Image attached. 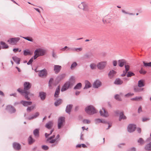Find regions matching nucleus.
I'll return each instance as SVG.
<instances>
[{
  "label": "nucleus",
  "mask_w": 151,
  "mask_h": 151,
  "mask_svg": "<svg viewBox=\"0 0 151 151\" xmlns=\"http://www.w3.org/2000/svg\"><path fill=\"white\" fill-rule=\"evenodd\" d=\"M82 87V84L81 83H79L74 87V89H80Z\"/></svg>",
  "instance_id": "nucleus-39"
},
{
  "label": "nucleus",
  "mask_w": 151,
  "mask_h": 151,
  "mask_svg": "<svg viewBox=\"0 0 151 151\" xmlns=\"http://www.w3.org/2000/svg\"><path fill=\"white\" fill-rule=\"evenodd\" d=\"M65 76V74H63L58 76L56 78V81L57 82H59L62 79H63Z\"/></svg>",
  "instance_id": "nucleus-26"
},
{
  "label": "nucleus",
  "mask_w": 151,
  "mask_h": 151,
  "mask_svg": "<svg viewBox=\"0 0 151 151\" xmlns=\"http://www.w3.org/2000/svg\"><path fill=\"white\" fill-rule=\"evenodd\" d=\"M125 71L127 72L129 70V67L128 65H125Z\"/></svg>",
  "instance_id": "nucleus-63"
},
{
  "label": "nucleus",
  "mask_w": 151,
  "mask_h": 151,
  "mask_svg": "<svg viewBox=\"0 0 151 151\" xmlns=\"http://www.w3.org/2000/svg\"><path fill=\"white\" fill-rule=\"evenodd\" d=\"M60 137V135L59 134H58L57 136H56L55 138V139H56V141L58 142V144L59 143V142L60 140V139L59 138Z\"/></svg>",
  "instance_id": "nucleus-55"
},
{
  "label": "nucleus",
  "mask_w": 151,
  "mask_h": 151,
  "mask_svg": "<svg viewBox=\"0 0 151 151\" xmlns=\"http://www.w3.org/2000/svg\"><path fill=\"white\" fill-rule=\"evenodd\" d=\"M20 103L22 104L24 106H27L31 105L32 102L31 101H27L22 100L20 101Z\"/></svg>",
  "instance_id": "nucleus-18"
},
{
  "label": "nucleus",
  "mask_w": 151,
  "mask_h": 151,
  "mask_svg": "<svg viewBox=\"0 0 151 151\" xmlns=\"http://www.w3.org/2000/svg\"><path fill=\"white\" fill-rule=\"evenodd\" d=\"M52 57L55 58H57L56 53L55 52L54 50H53L52 51Z\"/></svg>",
  "instance_id": "nucleus-54"
},
{
  "label": "nucleus",
  "mask_w": 151,
  "mask_h": 151,
  "mask_svg": "<svg viewBox=\"0 0 151 151\" xmlns=\"http://www.w3.org/2000/svg\"><path fill=\"white\" fill-rule=\"evenodd\" d=\"M42 148L45 150H47L48 149L49 147L47 145H44L42 146Z\"/></svg>",
  "instance_id": "nucleus-58"
},
{
  "label": "nucleus",
  "mask_w": 151,
  "mask_h": 151,
  "mask_svg": "<svg viewBox=\"0 0 151 151\" xmlns=\"http://www.w3.org/2000/svg\"><path fill=\"white\" fill-rule=\"evenodd\" d=\"M101 85V83L99 80H96L93 83V87L94 88H98Z\"/></svg>",
  "instance_id": "nucleus-14"
},
{
  "label": "nucleus",
  "mask_w": 151,
  "mask_h": 151,
  "mask_svg": "<svg viewBox=\"0 0 151 151\" xmlns=\"http://www.w3.org/2000/svg\"><path fill=\"white\" fill-rule=\"evenodd\" d=\"M127 118L124 115L123 112H121L120 113L119 120L121 121L122 119H125Z\"/></svg>",
  "instance_id": "nucleus-30"
},
{
  "label": "nucleus",
  "mask_w": 151,
  "mask_h": 151,
  "mask_svg": "<svg viewBox=\"0 0 151 151\" xmlns=\"http://www.w3.org/2000/svg\"><path fill=\"white\" fill-rule=\"evenodd\" d=\"M91 54L86 53L84 55V57L85 59H89L91 58Z\"/></svg>",
  "instance_id": "nucleus-43"
},
{
  "label": "nucleus",
  "mask_w": 151,
  "mask_h": 151,
  "mask_svg": "<svg viewBox=\"0 0 151 151\" xmlns=\"http://www.w3.org/2000/svg\"><path fill=\"white\" fill-rule=\"evenodd\" d=\"M99 112L101 116L105 117H106L108 116V113L106 111L105 109L103 108L102 110H100Z\"/></svg>",
  "instance_id": "nucleus-15"
},
{
  "label": "nucleus",
  "mask_w": 151,
  "mask_h": 151,
  "mask_svg": "<svg viewBox=\"0 0 151 151\" xmlns=\"http://www.w3.org/2000/svg\"><path fill=\"white\" fill-rule=\"evenodd\" d=\"M24 90L25 91H28L31 87V84L28 82H25L24 83Z\"/></svg>",
  "instance_id": "nucleus-10"
},
{
  "label": "nucleus",
  "mask_w": 151,
  "mask_h": 151,
  "mask_svg": "<svg viewBox=\"0 0 151 151\" xmlns=\"http://www.w3.org/2000/svg\"><path fill=\"white\" fill-rule=\"evenodd\" d=\"M34 60V57L32 58L28 61V62L27 63V64L28 65H30L32 64V62H33V60Z\"/></svg>",
  "instance_id": "nucleus-50"
},
{
  "label": "nucleus",
  "mask_w": 151,
  "mask_h": 151,
  "mask_svg": "<svg viewBox=\"0 0 151 151\" xmlns=\"http://www.w3.org/2000/svg\"><path fill=\"white\" fill-rule=\"evenodd\" d=\"M39 114H40L38 112H37L35 113L32 116L29 117H28V119L29 120H30L31 119H34L36 118L39 116Z\"/></svg>",
  "instance_id": "nucleus-27"
},
{
  "label": "nucleus",
  "mask_w": 151,
  "mask_h": 151,
  "mask_svg": "<svg viewBox=\"0 0 151 151\" xmlns=\"http://www.w3.org/2000/svg\"><path fill=\"white\" fill-rule=\"evenodd\" d=\"M134 95V93H129L125 95V97H129V96H133Z\"/></svg>",
  "instance_id": "nucleus-57"
},
{
  "label": "nucleus",
  "mask_w": 151,
  "mask_h": 151,
  "mask_svg": "<svg viewBox=\"0 0 151 151\" xmlns=\"http://www.w3.org/2000/svg\"><path fill=\"white\" fill-rule=\"evenodd\" d=\"M75 77L74 76H71L70 78V81L68 82H70L71 85L73 86L75 82Z\"/></svg>",
  "instance_id": "nucleus-38"
},
{
  "label": "nucleus",
  "mask_w": 151,
  "mask_h": 151,
  "mask_svg": "<svg viewBox=\"0 0 151 151\" xmlns=\"http://www.w3.org/2000/svg\"><path fill=\"white\" fill-rule=\"evenodd\" d=\"M77 65V64L76 62H74L73 63L71 66L70 68L71 69H73Z\"/></svg>",
  "instance_id": "nucleus-49"
},
{
  "label": "nucleus",
  "mask_w": 151,
  "mask_h": 151,
  "mask_svg": "<svg viewBox=\"0 0 151 151\" xmlns=\"http://www.w3.org/2000/svg\"><path fill=\"white\" fill-rule=\"evenodd\" d=\"M83 122L84 124H89L90 123V121L88 119H83Z\"/></svg>",
  "instance_id": "nucleus-56"
},
{
  "label": "nucleus",
  "mask_w": 151,
  "mask_h": 151,
  "mask_svg": "<svg viewBox=\"0 0 151 151\" xmlns=\"http://www.w3.org/2000/svg\"><path fill=\"white\" fill-rule=\"evenodd\" d=\"M143 63L144 64V66L145 67H151V62L149 63H147L145 61H143Z\"/></svg>",
  "instance_id": "nucleus-44"
},
{
  "label": "nucleus",
  "mask_w": 151,
  "mask_h": 151,
  "mask_svg": "<svg viewBox=\"0 0 151 151\" xmlns=\"http://www.w3.org/2000/svg\"><path fill=\"white\" fill-rule=\"evenodd\" d=\"M145 149L147 151H151V142H150L149 143L145 145Z\"/></svg>",
  "instance_id": "nucleus-29"
},
{
  "label": "nucleus",
  "mask_w": 151,
  "mask_h": 151,
  "mask_svg": "<svg viewBox=\"0 0 151 151\" xmlns=\"http://www.w3.org/2000/svg\"><path fill=\"white\" fill-rule=\"evenodd\" d=\"M28 141L29 144L30 145H31L35 142V140L32 138V136L30 135L28 138Z\"/></svg>",
  "instance_id": "nucleus-35"
},
{
  "label": "nucleus",
  "mask_w": 151,
  "mask_h": 151,
  "mask_svg": "<svg viewBox=\"0 0 151 151\" xmlns=\"http://www.w3.org/2000/svg\"><path fill=\"white\" fill-rule=\"evenodd\" d=\"M17 91L23 94V93H24V96L26 99L28 100H30V99L29 97H28V95L29 96H31L33 95L30 93V92L29 91H25L24 90L21 89L20 88H19L17 89Z\"/></svg>",
  "instance_id": "nucleus-4"
},
{
  "label": "nucleus",
  "mask_w": 151,
  "mask_h": 151,
  "mask_svg": "<svg viewBox=\"0 0 151 151\" xmlns=\"http://www.w3.org/2000/svg\"><path fill=\"white\" fill-rule=\"evenodd\" d=\"M90 67L91 69L92 70H93L96 68V65L94 63L91 64Z\"/></svg>",
  "instance_id": "nucleus-51"
},
{
  "label": "nucleus",
  "mask_w": 151,
  "mask_h": 151,
  "mask_svg": "<svg viewBox=\"0 0 151 151\" xmlns=\"http://www.w3.org/2000/svg\"><path fill=\"white\" fill-rule=\"evenodd\" d=\"M85 111L89 115H93L97 113L96 110L92 105L88 106L86 107Z\"/></svg>",
  "instance_id": "nucleus-3"
},
{
  "label": "nucleus",
  "mask_w": 151,
  "mask_h": 151,
  "mask_svg": "<svg viewBox=\"0 0 151 151\" xmlns=\"http://www.w3.org/2000/svg\"><path fill=\"white\" fill-rule=\"evenodd\" d=\"M46 93L43 92H39V97L40 98L41 100H44L46 97Z\"/></svg>",
  "instance_id": "nucleus-17"
},
{
  "label": "nucleus",
  "mask_w": 151,
  "mask_h": 151,
  "mask_svg": "<svg viewBox=\"0 0 151 151\" xmlns=\"http://www.w3.org/2000/svg\"><path fill=\"white\" fill-rule=\"evenodd\" d=\"M150 119L148 118L144 117L142 119V121L143 122H146L147 121L149 120Z\"/></svg>",
  "instance_id": "nucleus-62"
},
{
  "label": "nucleus",
  "mask_w": 151,
  "mask_h": 151,
  "mask_svg": "<svg viewBox=\"0 0 151 151\" xmlns=\"http://www.w3.org/2000/svg\"><path fill=\"white\" fill-rule=\"evenodd\" d=\"M22 37L24 39H26L29 41H31V42H33V40L32 39V38L31 37Z\"/></svg>",
  "instance_id": "nucleus-48"
},
{
  "label": "nucleus",
  "mask_w": 151,
  "mask_h": 151,
  "mask_svg": "<svg viewBox=\"0 0 151 151\" xmlns=\"http://www.w3.org/2000/svg\"><path fill=\"white\" fill-rule=\"evenodd\" d=\"M34 108V106H31L27 108V111L28 112H30Z\"/></svg>",
  "instance_id": "nucleus-46"
},
{
  "label": "nucleus",
  "mask_w": 151,
  "mask_h": 151,
  "mask_svg": "<svg viewBox=\"0 0 151 151\" xmlns=\"http://www.w3.org/2000/svg\"><path fill=\"white\" fill-rule=\"evenodd\" d=\"M46 51L45 50L41 48L37 49L34 51V59L35 60L39 56L44 55Z\"/></svg>",
  "instance_id": "nucleus-1"
},
{
  "label": "nucleus",
  "mask_w": 151,
  "mask_h": 151,
  "mask_svg": "<svg viewBox=\"0 0 151 151\" xmlns=\"http://www.w3.org/2000/svg\"><path fill=\"white\" fill-rule=\"evenodd\" d=\"M140 73L142 74H145L146 73V71L144 70L142 68H141L139 71Z\"/></svg>",
  "instance_id": "nucleus-52"
},
{
  "label": "nucleus",
  "mask_w": 151,
  "mask_h": 151,
  "mask_svg": "<svg viewBox=\"0 0 151 151\" xmlns=\"http://www.w3.org/2000/svg\"><path fill=\"white\" fill-rule=\"evenodd\" d=\"M122 12L124 13L125 14H129L130 15H134V14H133V13H128L126 12L125 10H122Z\"/></svg>",
  "instance_id": "nucleus-61"
},
{
  "label": "nucleus",
  "mask_w": 151,
  "mask_h": 151,
  "mask_svg": "<svg viewBox=\"0 0 151 151\" xmlns=\"http://www.w3.org/2000/svg\"><path fill=\"white\" fill-rule=\"evenodd\" d=\"M24 52V55L25 56H26L28 55H31L30 52L28 50H24L23 51Z\"/></svg>",
  "instance_id": "nucleus-47"
},
{
  "label": "nucleus",
  "mask_w": 151,
  "mask_h": 151,
  "mask_svg": "<svg viewBox=\"0 0 151 151\" xmlns=\"http://www.w3.org/2000/svg\"><path fill=\"white\" fill-rule=\"evenodd\" d=\"M70 86H72L71 85L70 82H66L62 88L61 91L63 92L66 90Z\"/></svg>",
  "instance_id": "nucleus-13"
},
{
  "label": "nucleus",
  "mask_w": 151,
  "mask_h": 151,
  "mask_svg": "<svg viewBox=\"0 0 151 151\" xmlns=\"http://www.w3.org/2000/svg\"><path fill=\"white\" fill-rule=\"evenodd\" d=\"M78 8L81 9H83L84 11H88L89 8L85 2H81L78 5Z\"/></svg>",
  "instance_id": "nucleus-7"
},
{
  "label": "nucleus",
  "mask_w": 151,
  "mask_h": 151,
  "mask_svg": "<svg viewBox=\"0 0 151 151\" xmlns=\"http://www.w3.org/2000/svg\"><path fill=\"white\" fill-rule=\"evenodd\" d=\"M62 102V100L60 99H59L56 101L54 103L55 105L56 106H58L60 105Z\"/></svg>",
  "instance_id": "nucleus-40"
},
{
  "label": "nucleus",
  "mask_w": 151,
  "mask_h": 151,
  "mask_svg": "<svg viewBox=\"0 0 151 151\" xmlns=\"http://www.w3.org/2000/svg\"><path fill=\"white\" fill-rule=\"evenodd\" d=\"M61 66L59 65H55L54 66V71L55 73H58L60 71Z\"/></svg>",
  "instance_id": "nucleus-19"
},
{
  "label": "nucleus",
  "mask_w": 151,
  "mask_h": 151,
  "mask_svg": "<svg viewBox=\"0 0 151 151\" xmlns=\"http://www.w3.org/2000/svg\"><path fill=\"white\" fill-rule=\"evenodd\" d=\"M119 65L120 67H122L126 63L124 59L119 60L118 61Z\"/></svg>",
  "instance_id": "nucleus-25"
},
{
  "label": "nucleus",
  "mask_w": 151,
  "mask_h": 151,
  "mask_svg": "<svg viewBox=\"0 0 151 151\" xmlns=\"http://www.w3.org/2000/svg\"><path fill=\"white\" fill-rule=\"evenodd\" d=\"M55 134L48 138L46 140L47 142L49 143L52 144L50 145V147H54L58 145V142L56 139H55L54 138L55 137Z\"/></svg>",
  "instance_id": "nucleus-2"
},
{
  "label": "nucleus",
  "mask_w": 151,
  "mask_h": 151,
  "mask_svg": "<svg viewBox=\"0 0 151 151\" xmlns=\"http://www.w3.org/2000/svg\"><path fill=\"white\" fill-rule=\"evenodd\" d=\"M134 75L135 74L133 73L131 71H129L128 72H127V77H131L132 76H134Z\"/></svg>",
  "instance_id": "nucleus-45"
},
{
  "label": "nucleus",
  "mask_w": 151,
  "mask_h": 151,
  "mask_svg": "<svg viewBox=\"0 0 151 151\" xmlns=\"http://www.w3.org/2000/svg\"><path fill=\"white\" fill-rule=\"evenodd\" d=\"M12 59L17 64H19L20 61V58H18L16 56H14L12 57Z\"/></svg>",
  "instance_id": "nucleus-36"
},
{
  "label": "nucleus",
  "mask_w": 151,
  "mask_h": 151,
  "mask_svg": "<svg viewBox=\"0 0 151 151\" xmlns=\"http://www.w3.org/2000/svg\"><path fill=\"white\" fill-rule=\"evenodd\" d=\"M0 44L2 45V48L3 49H7L9 47V46L6 45V43L3 41H1L0 42Z\"/></svg>",
  "instance_id": "nucleus-37"
},
{
  "label": "nucleus",
  "mask_w": 151,
  "mask_h": 151,
  "mask_svg": "<svg viewBox=\"0 0 151 151\" xmlns=\"http://www.w3.org/2000/svg\"><path fill=\"white\" fill-rule=\"evenodd\" d=\"M136 128V125L133 124H129L127 127L128 131L129 132H134Z\"/></svg>",
  "instance_id": "nucleus-11"
},
{
  "label": "nucleus",
  "mask_w": 151,
  "mask_h": 151,
  "mask_svg": "<svg viewBox=\"0 0 151 151\" xmlns=\"http://www.w3.org/2000/svg\"><path fill=\"white\" fill-rule=\"evenodd\" d=\"M53 126V122L52 121H50L47 123L45 125V127L48 129H51Z\"/></svg>",
  "instance_id": "nucleus-20"
},
{
  "label": "nucleus",
  "mask_w": 151,
  "mask_h": 151,
  "mask_svg": "<svg viewBox=\"0 0 151 151\" xmlns=\"http://www.w3.org/2000/svg\"><path fill=\"white\" fill-rule=\"evenodd\" d=\"M33 134L35 137H38L39 136V130L38 129H35L33 131Z\"/></svg>",
  "instance_id": "nucleus-31"
},
{
  "label": "nucleus",
  "mask_w": 151,
  "mask_h": 151,
  "mask_svg": "<svg viewBox=\"0 0 151 151\" xmlns=\"http://www.w3.org/2000/svg\"><path fill=\"white\" fill-rule=\"evenodd\" d=\"M127 73V72L125 70H124L123 71V73L121 75V76L122 77L125 76H126Z\"/></svg>",
  "instance_id": "nucleus-64"
},
{
  "label": "nucleus",
  "mask_w": 151,
  "mask_h": 151,
  "mask_svg": "<svg viewBox=\"0 0 151 151\" xmlns=\"http://www.w3.org/2000/svg\"><path fill=\"white\" fill-rule=\"evenodd\" d=\"M139 87L135 86L134 87V92H139L142 91L143 90V88H140Z\"/></svg>",
  "instance_id": "nucleus-34"
},
{
  "label": "nucleus",
  "mask_w": 151,
  "mask_h": 151,
  "mask_svg": "<svg viewBox=\"0 0 151 151\" xmlns=\"http://www.w3.org/2000/svg\"><path fill=\"white\" fill-rule=\"evenodd\" d=\"M138 142L141 144H142L144 143V141L142 138H140L138 140Z\"/></svg>",
  "instance_id": "nucleus-59"
},
{
  "label": "nucleus",
  "mask_w": 151,
  "mask_h": 151,
  "mask_svg": "<svg viewBox=\"0 0 151 151\" xmlns=\"http://www.w3.org/2000/svg\"><path fill=\"white\" fill-rule=\"evenodd\" d=\"M95 123L96 124H98L100 123H101V119H95Z\"/></svg>",
  "instance_id": "nucleus-53"
},
{
  "label": "nucleus",
  "mask_w": 151,
  "mask_h": 151,
  "mask_svg": "<svg viewBox=\"0 0 151 151\" xmlns=\"http://www.w3.org/2000/svg\"><path fill=\"white\" fill-rule=\"evenodd\" d=\"M70 49L72 50L75 51L77 52L81 51L83 50V48L82 47L78 48H71Z\"/></svg>",
  "instance_id": "nucleus-42"
},
{
  "label": "nucleus",
  "mask_w": 151,
  "mask_h": 151,
  "mask_svg": "<svg viewBox=\"0 0 151 151\" xmlns=\"http://www.w3.org/2000/svg\"><path fill=\"white\" fill-rule=\"evenodd\" d=\"M107 65V62L106 61H102L98 63L97 66L98 69L100 70L104 69Z\"/></svg>",
  "instance_id": "nucleus-8"
},
{
  "label": "nucleus",
  "mask_w": 151,
  "mask_h": 151,
  "mask_svg": "<svg viewBox=\"0 0 151 151\" xmlns=\"http://www.w3.org/2000/svg\"><path fill=\"white\" fill-rule=\"evenodd\" d=\"M131 100H135L136 101H139L142 100V98L141 96H137L135 98L131 99Z\"/></svg>",
  "instance_id": "nucleus-41"
},
{
  "label": "nucleus",
  "mask_w": 151,
  "mask_h": 151,
  "mask_svg": "<svg viewBox=\"0 0 151 151\" xmlns=\"http://www.w3.org/2000/svg\"><path fill=\"white\" fill-rule=\"evenodd\" d=\"M115 98L116 99L119 101H120L121 100L118 94H116L115 96Z\"/></svg>",
  "instance_id": "nucleus-60"
},
{
  "label": "nucleus",
  "mask_w": 151,
  "mask_h": 151,
  "mask_svg": "<svg viewBox=\"0 0 151 151\" xmlns=\"http://www.w3.org/2000/svg\"><path fill=\"white\" fill-rule=\"evenodd\" d=\"M123 83L122 81L119 78H116L115 81L114 83L116 85H120L122 84Z\"/></svg>",
  "instance_id": "nucleus-23"
},
{
  "label": "nucleus",
  "mask_w": 151,
  "mask_h": 151,
  "mask_svg": "<svg viewBox=\"0 0 151 151\" xmlns=\"http://www.w3.org/2000/svg\"><path fill=\"white\" fill-rule=\"evenodd\" d=\"M6 110L11 113H14L16 111V109L14 107L10 105L7 106Z\"/></svg>",
  "instance_id": "nucleus-12"
},
{
  "label": "nucleus",
  "mask_w": 151,
  "mask_h": 151,
  "mask_svg": "<svg viewBox=\"0 0 151 151\" xmlns=\"http://www.w3.org/2000/svg\"><path fill=\"white\" fill-rule=\"evenodd\" d=\"M47 75V71L45 69H43L39 72L38 75L40 77H46Z\"/></svg>",
  "instance_id": "nucleus-9"
},
{
  "label": "nucleus",
  "mask_w": 151,
  "mask_h": 151,
  "mask_svg": "<svg viewBox=\"0 0 151 151\" xmlns=\"http://www.w3.org/2000/svg\"><path fill=\"white\" fill-rule=\"evenodd\" d=\"M85 86L84 88V89H87L91 87V84L88 81H85Z\"/></svg>",
  "instance_id": "nucleus-28"
},
{
  "label": "nucleus",
  "mask_w": 151,
  "mask_h": 151,
  "mask_svg": "<svg viewBox=\"0 0 151 151\" xmlns=\"http://www.w3.org/2000/svg\"><path fill=\"white\" fill-rule=\"evenodd\" d=\"M144 81L142 80H140L138 81V86L139 87H142L145 85L144 84Z\"/></svg>",
  "instance_id": "nucleus-32"
},
{
  "label": "nucleus",
  "mask_w": 151,
  "mask_h": 151,
  "mask_svg": "<svg viewBox=\"0 0 151 151\" xmlns=\"http://www.w3.org/2000/svg\"><path fill=\"white\" fill-rule=\"evenodd\" d=\"M116 72L114 70H110L108 74V76L111 79L113 78L116 74Z\"/></svg>",
  "instance_id": "nucleus-16"
},
{
  "label": "nucleus",
  "mask_w": 151,
  "mask_h": 151,
  "mask_svg": "<svg viewBox=\"0 0 151 151\" xmlns=\"http://www.w3.org/2000/svg\"><path fill=\"white\" fill-rule=\"evenodd\" d=\"M60 93V87L58 86L56 89V91L54 94V97L58 98L59 97L58 95Z\"/></svg>",
  "instance_id": "nucleus-24"
},
{
  "label": "nucleus",
  "mask_w": 151,
  "mask_h": 151,
  "mask_svg": "<svg viewBox=\"0 0 151 151\" xmlns=\"http://www.w3.org/2000/svg\"><path fill=\"white\" fill-rule=\"evenodd\" d=\"M13 146L14 149L17 150H19L21 149L20 145L17 143L15 142L13 144Z\"/></svg>",
  "instance_id": "nucleus-22"
},
{
  "label": "nucleus",
  "mask_w": 151,
  "mask_h": 151,
  "mask_svg": "<svg viewBox=\"0 0 151 151\" xmlns=\"http://www.w3.org/2000/svg\"><path fill=\"white\" fill-rule=\"evenodd\" d=\"M65 122V118L63 117H60L58 119V128L60 129L63 125Z\"/></svg>",
  "instance_id": "nucleus-6"
},
{
  "label": "nucleus",
  "mask_w": 151,
  "mask_h": 151,
  "mask_svg": "<svg viewBox=\"0 0 151 151\" xmlns=\"http://www.w3.org/2000/svg\"><path fill=\"white\" fill-rule=\"evenodd\" d=\"M53 82V78H51L48 82V86L50 89H51L52 88V85Z\"/></svg>",
  "instance_id": "nucleus-33"
},
{
  "label": "nucleus",
  "mask_w": 151,
  "mask_h": 151,
  "mask_svg": "<svg viewBox=\"0 0 151 151\" xmlns=\"http://www.w3.org/2000/svg\"><path fill=\"white\" fill-rule=\"evenodd\" d=\"M72 107L73 105L72 104H69L67 105L65 109L66 112L69 114H70Z\"/></svg>",
  "instance_id": "nucleus-21"
},
{
  "label": "nucleus",
  "mask_w": 151,
  "mask_h": 151,
  "mask_svg": "<svg viewBox=\"0 0 151 151\" xmlns=\"http://www.w3.org/2000/svg\"><path fill=\"white\" fill-rule=\"evenodd\" d=\"M20 38L18 37L12 38L9 39L7 40V42L12 45H14L16 44L20 40Z\"/></svg>",
  "instance_id": "nucleus-5"
}]
</instances>
